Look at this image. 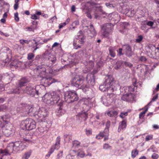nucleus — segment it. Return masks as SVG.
<instances>
[{"label":"nucleus","mask_w":159,"mask_h":159,"mask_svg":"<svg viewBox=\"0 0 159 159\" xmlns=\"http://www.w3.org/2000/svg\"><path fill=\"white\" fill-rule=\"evenodd\" d=\"M27 146V144L23 142L18 141L11 143L4 149H0V159H8V156L13 152H16L23 150Z\"/></svg>","instance_id":"f257e3e1"},{"label":"nucleus","mask_w":159,"mask_h":159,"mask_svg":"<svg viewBox=\"0 0 159 159\" xmlns=\"http://www.w3.org/2000/svg\"><path fill=\"white\" fill-rule=\"evenodd\" d=\"M86 80L88 84H81L83 83L84 78L82 76L76 75L71 80V83L73 86L76 88L81 89L83 91L86 92L90 85L93 86L94 84L95 80L94 76L93 74H89L86 77Z\"/></svg>","instance_id":"f03ea898"},{"label":"nucleus","mask_w":159,"mask_h":159,"mask_svg":"<svg viewBox=\"0 0 159 159\" xmlns=\"http://www.w3.org/2000/svg\"><path fill=\"white\" fill-rule=\"evenodd\" d=\"M60 98L61 95L59 92H53L50 94L46 93L42 98V100L44 103L49 105H53L60 102V107L58 112L61 114L62 110L61 107V100Z\"/></svg>","instance_id":"7ed1b4c3"},{"label":"nucleus","mask_w":159,"mask_h":159,"mask_svg":"<svg viewBox=\"0 0 159 159\" xmlns=\"http://www.w3.org/2000/svg\"><path fill=\"white\" fill-rule=\"evenodd\" d=\"M118 86V84L116 83L112 77L111 75H108L106 77L104 83L103 84L99 86V89L102 91H107L109 94L116 90Z\"/></svg>","instance_id":"20e7f679"},{"label":"nucleus","mask_w":159,"mask_h":159,"mask_svg":"<svg viewBox=\"0 0 159 159\" xmlns=\"http://www.w3.org/2000/svg\"><path fill=\"white\" fill-rule=\"evenodd\" d=\"M21 126L26 130L24 131L25 135H23V139L27 142L30 140L31 136L30 135L28 130H31L35 129L36 127V122L34 120L31 119H27L22 121L21 124Z\"/></svg>","instance_id":"39448f33"},{"label":"nucleus","mask_w":159,"mask_h":159,"mask_svg":"<svg viewBox=\"0 0 159 159\" xmlns=\"http://www.w3.org/2000/svg\"><path fill=\"white\" fill-rule=\"evenodd\" d=\"M44 57L47 60L46 64H42L39 66V69H42V71L45 73L49 72L48 69L50 68L56 61V59L54 55L46 52L44 53Z\"/></svg>","instance_id":"423d86ee"},{"label":"nucleus","mask_w":159,"mask_h":159,"mask_svg":"<svg viewBox=\"0 0 159 159\" xmlns=\"http://www.w3.org/2000/svg\"><path fill=\"white\" fill-rule=\"evenodd\" d=\"M64 99L68 103L77 101L78 97L76 93L74 91H67L64 94Z\"/></svg>","instance_id":"0eeeda50"},{"label":"nucleus","mask_w":159,"mask_h":159,"mask_svg":"<svg viewBox=\"0 0 159 159\" xmlns=\"http://www.w3.org/2000/svg\"><path fill=\"white\" fill-rule=\"evenodd\" d=\"M33 115L36 118L43 121L47 115V111L44 108L41 107L35 111Z\"/></svg>","instance_id":"6e6552de"},{"label":"nucleus","mask_w":159,"mask_h":159,"mask_svg":"<svg viewBox=\"0 0 159 159\" xmlns=\"http://www.w3.org/2000/svg\"><path fill=\"white\" fill-rule=\"evenodd\" d=\"M81 32V31H80L78 33V35L75 37L76 39L74 41L73 45L74 48L75 49L80 48L82 46V44L84 42L85 37L83 34L80 33Z\"/></svg>","instance_id":"1a4fd4ad"},{"label":"nucleus","mask_w":159,"mask_h":159,"mask_svg":"<svg viewBox=\"0 0 159 159\" xmlns=\"http://www.w3.org/2000/svg\"><path fill=\"white\" fill-rule=\"evenodd\" d=\"M113 25L111 23L105 24L102 26L100 33L103 37H107L111 30Z\"/></svg>","instance_id":"9d476101"},{"label":"nucleus","mask_w":159,"mask_h":159,"mask_svg":"<svg viewBox=\"0 0 159 159\" xmlns=\"http://www.w3.org/2000/svg\"><path fill=\"white\" fill-rule=\"evenodd\" d=\"M115 95L111 93L110 94L107 93V96H103L101 98V101L106 106H108L111 103L112 99L115 97Z\"/></svg>","instance_id":"9b49d317"},{"label":"nucleus","mask_w":159,"mask_h":159,"mask_svg":"<svg viewBox=\"0 0 159 159\" xmlns=\"http://www.w3.org/2000/svg\"><path fill=\"white\" fill-rule=\"evenodd\" d=\"M2 132L7 136H9L13 132V126L10 123H7L2 126Z\"/></svg>","instance_id":"f8f14e48"},{"label":"nucleus","mask_w":159,"mask_h":159,"mask_svg":"<svg viewBox=\"0 0 159 159\" xmlns=\"http://www.w3.org/2000/svg\"><path fill=\"white\" fill-rule=\"evenodd\" d=\"M158 48H156L154 45L150 44L146 48L147 53L150 57H154L157 54L156 51H158Z\"/></svg>","instance_id":"ddd939ff"},{"label":"nucleus","mask_w":159,"mask_h":159,"mask_svg":"<svg viewBox=\"0 0 159 159\" xmlns=\"http://www.w3.org/2000/svg\"><path fill=\"white\" fill-rule=\"evenodd\" d=\"M24 92L32 96H34L36 94L38 95L39 93L38 91L35 90L34 88V86L30 84H28Z\"/></svg>","instance_id":"4468645a"},{"label":"nucleus","mask_w":159,"mask_h":159,"mask_svg":"<svg viewBox=\"0 0 159 159\" xmlns=\"http://www.w3.org/2000/svg\"><path fill=\"white\" fill-rule=\"evenodd\" d=\"M61 141V138L60 136H58L56 140V143L55 145L53 146L50 148L49 154V156H50L51 154L52 153L55 149L58 150L60 148V142Z\"/></svg>","instance_id":"2eb2a0df"},{"label":"nucleus","mask_w":159,"mask_h":159,"mask_svg":"<svg viewBox=\"0 0 159 159\" xmlns=\"http://www.w3.org/2000/svg\"><path fill=\"white\" fill-rule=\"evenodd\" d=\"M134 98V95L131 93L123 95L121 97V99L125 101H133Z\"/></svg>","instance_id":"dca6fc26"},{"label":"nucleus","mask_w":159,"mask_h":159,"mask_svg":"<svg viewBox=\"0 0 159 159\" xmlns=\"http://www.w3.org/2000/svg\"><path fill=\"white\" fill-rule=\"evenodd\" d=\"M87 27L89 30L88 31L87 33L89 36L91 37H93L96 35V33L95 30L93 25H91L90 26H87Z\"/></svg>","instance_id":"f3484780"},{"label":"nucleus","mask_w":159,"mask_h":159,"mask_svg":"<svg viewBox=\"0 0 159 159\" xmlns=\"http://www.w3.org/2000/svg\"><path fill=\"white\" fill-rule=\"evenodd\" d=\"M10 116L7 115H6L2 116L1 119L0 120V126H2L4 124L5 125L8 123Z\"/></svg>","instance_id":"a211bd4d"},{"label":"nucleus","mask_w":159,"mask_h":159,"mask_svg":"<svg viewBox=\"0 0 159 159\" xmlns=\"http://www.w3.org/2000/svg\"><path fill=\"white\" fill-rule=\"evenodd\" d=\"M41 82L44 83L48 85H50L55 82L54 79L52 78L43 77L41 80Z\"/></svg>","instance_id":"6ab92c4d"},{"label":"nucleus","mask_w":159,"mask_h":159,"mask_svg":"<svg viewBox=\"0 0 159 159\" xmlns=\"http://www.w3.org/2000/svg\"><path fill=\"white\" fill-rule=\"evenodd\" d=\"M109 129L105 128L103 132H101L98 135L96 136V138L100 139L102 138L104 136L108 135Z\"/></svg>","instance_id":"aec40b11"},{"label":"nucleus","mask_w":159,"mask_h":159,"mask_svg":"<svg viewBox=\"0 0 159 159\" xmlns=\"http://www.w3.org/2000/svg\"><path fill=\"white\" fill-rule=\"evenodd\" d=\"M93 14L94 15L95 18L98 19L101 12V9L99 7H95L93 8Z\"/></svg>","instance_id":"412c9836"},{"label":"nucleus","mask_w":159,"mask_h":159,"mask_svg":"<svg viewBox=\"0 0 159 159\" xmlns=\"http://www.w3.org/2000/svg\"><path fill=\"white\" fill-rule=\"evenodd\" d=\"M124 50L126 52V54L128 57L132 56L131 50L130 46L128 45H126L123 47Z\"/></svg>","instance_id":"4be33fe9"},{"label":"nucleus","mask_w":159,"mask_h":159,"mask_svg":"<svg viewBox=\"0 0 159 159\" xmlns=\"http://www.w3.org/2000/svg\"><path fill=\"white\" fill-rule=\"evenodd\" d=\"M29 82L28 79L24 77L18 81L19 87H21L25 85L26 84Z\"/></svg>","instance_id":"5701e85b"},{"label":"nucleus","mask_w":159,"mask_h":159,"mask_svg":"<svg viewBox=\"0 0 159 159\" xmlns=\"http://www.w3.org/2000/svg\"><path fill=\"white\" fill-rule=\"evenodd\" d=\"M32 24L34 25V26H33L32 25L30 27H27L25 28L24 30L26 31H34V30L36 29L37 28V22H35V21H33L32 23Z\"/></svg>","instance_id":"b1692460"},{"label":"nucleus","mask_w":159,"mask_h":159,"mask_svg":"<svg viewBox=\"0 0 159 159\" xmlns=\"http://www.w3.org/2000/svg\"><path fill=\"white\" fill-rule=\"evenodd\" d=\"M126 127V121L124 120L122 121L120 124L118 130L119 132H120L122 130L125 129Z\"/></svg>","instance_id":"393cba45"},{"label":"nucleus","mask_w":159,"mask_h":159,"mask_svg":"<svg viewBox=\"0 0 159 159\" xmlns=\"http://www.w3.org/2000/svg\"><path fill=\"white\" fill-rule=\"evenodd\" d=\"M118 114V113L116 111H110L107 113L108 116L115 118L117 117Z\"/></svg>","instance_id":"a878e982"},{"label":"nucleus","mask_w":159,"mask_h":159,"mask_svg":"<svg viewBox=\"0 0 159 159\" xmlns=\"http://www.w3.org/2000/svg\"><path fill=\"white\" fill-rule=\"evenodd\" d=\"M121 65H123V61L121 60L118 61L116 62L114 68L116 70H117L120 68Z\"/></svg>","instance_id":"bb28decb"},{"label":"nucleus","mask_w":159,"mask_h":159,"mask_svg":"<svg viewBox=\"0 0 159 159\" xmlns=\"http://www.w3.org/2000/svg\"><path fill=\"white\" fill-rule=\"evenodd\" d=\"M77 116L79 117L82 118H85L86 119L88 117V114L86 112L82 111L81 112L79 113Z\"/></svg>","instance_id":"cd10ccee"},{"label":"nucleus","mask_w":159,"mask_h":159,"mask_svg":"<svg viewBox=\"0 0 159 159\" xmlns=\"http://www.w3.org/2000/svg\"><path fill=\"white\" fill-rule=\"evenodd\" d=\"M19 63V62L17 60H14L10 63L11 67L16 68L18 67V64Z\"/></svg>","instance_id":"c85d7f7f"},{"label":"nucleus","mask_w":159,"mask_h":159,"mask_svg":"<svg viewBox=\"0 0 159 159\" xmlns=\"http://www.w3.org/2000/svg\"><path fill=\"white\" fill-rule=\"evenodd\" d=\"M31 155V152L28 151L25 152L23 155L22 159H28Z\"/></svg>","instance_id":"c756f323"},{"label":"nucleus","mask_w":159,"mask_h":159,"mask_svg":"<svg viewBox=\"0 0 159 159\" xmlns=\"http://www.w3.org/2000/svg\"><path fill=\"white\" fill-rule=\"evenodd\" d=\"M138 153L139 152L136 149L132 150L131 152V157L134 158L138 154Z\"/></svg>","instance_id":"7c9ffc66"},{"label":"nucleus","mask_w":159,"mask_h":159,"mask_svg":"<svg viewBox=\"0 0 159 159\" xmlns=\"http://www.w3.org/2000/svg\"><path fill=\"white\" fill-rule=\"evenodd\" d=\"M77 156L83 158L85 156V154L83 150H79L77 152Z\"/></svg>","instance_id":"2f4dec72"},{"label":"nucleus","mask_w":159,"mask_h":159,"mask_svg":"<svg viewBox=\"0 0 159 159\" xmlns=\"http://www.w3.org/2000/svg\"><path fill=\"white\" fill-rule=\"evenodd\" d=\"M86 65L85 64V65H87L86 67H89V70L91 68H92L94 66V63L92 61H89L88 62H86Z\"/></svg>","instance_id":"473e14b6"},{"label":"nucleus","mask_w":159,"mask_h":159,"mask_svg":"<svg viewBox=\"0 0 159 159\" xmlns=\"http://www.w3.org/2000/svg\"><path fill=\"white\" fill-rule=\"evenodd\" d=\"M21 92V89L19 88H17L15 89H13L12 91L10 92V93L19 94Z\"/></svg>","instance_id":"72a5a7b5"},{"label":"nucleus","mask_w":159,"mask_h":159,"mask_svg":"<svg viewBox=\"0 0 159 159\" xmlns=\"http://www.w3.org/2000/svg\"><path fill=\"white\" fill-rule=\"evenodd\" d=\"M80 143L77 141H74L73 142V146L72 147L73 148H75L78 147L80 145Z\"/></svg>","instance_id":"f704fd0d"},{"label":"nucleus","mask_w":159,"mask_h":159,"mask_svg":"<svg viewBox=\"0 0 159 159\" xmlns=\"http://www.w3.org/2000/svg\"><path fill=\"white\" fill-rule=\"evenodd\" d=\"M123 66L124 65L125 66H128L129 67H131L132 66V65L131 63L129 62L123 61Z\"/></svg>","instance_id":"c9c22d12"},{"label":"nucleus","mask_w":159,"mask_h":159,"mask_svg":"<svg viewBox=\"0 0 159 159\" xmlns=\"http://www.w3.org/2000/svg\"><path fill=\"white\" fill-rule=\"evenodd\" d=\"M39 43V41L38 40L37 41H36L35 43V44L36 48H34V49L33 51V52H35V51L36 50V49L39 48L40 47V46L41 45Z\"/></svg>","instance_id":"e433bc0d"},{"label":"nucleus","mask_w":159,"mask_h":159,"mask_svg":"<svg viewBox=\"0 0 159 159\" xmlns=\"http://www.w3.org/2000/svg\"><path fill=\"white\" fill-rule=\"evenodd\" d=\"M147 110L148 109L147 108L144 111L141 112L139 114V117L140 118H142L143 117L146 112L147 111Z\"/></svg>","instance_id":"4c0bfd02"},{"label":"nucleus","mask_w":159,"mask_h":159,"mask_svg":"<svg viewBox=\"0 0 159 159\" xmlns=\"http://www.w3.org/2000/svg\"><path fill=\"white\" fill-rule=\"evenodd\" d=\"M128 115V112H122L120 113V117L124 118L125 116H127Z\"/></svg>","instance_id":"58836bf2"},{"label":"nucleus","mask_w":159,"mask_h":159,"mask_svg":"<svg viewBox=\"0 0 159 159\" xmlns=\"http://www.w3.org/2000/svg\"><path fill=\"white\" fill-rule=\"evenodd\" d=\"M143 39V36L141 35L139 36L136 39V41L137 43H140L142 40Z\"/></svg>","instance_id":"ea45409f"},{"label":"nucleus","mask_w":159,"mask_h":159,"mask_svg":"<svg viewBox=\"0 0 159 159\" xmlns=\"http://www.w3.org/2000/svg\"><path fill=\"white\" fill-rule=\"evenodd\" d=\"M153 138V135H147L146 137L145 140L147 141L152 140Z\"/></svg>","instance_id":"a19ab883"},{"label":"nucleus","mask_w":159,"mask_h":159,"mask_svg":"<svg viewBox=\"0 0 159 159\" xmlns=\"http://www.w3.org/2000/svg\"><path fill=\"white\" fill-rule=\"evenodd\" d=\"M103 148L105 149H111V147L107 143H105L103 145Z\"/></svg>","instance_id":"79ce46f5"},{"label":"nucleus","mask_w":159,"mask_h":159,"mask_svg":"<svg viewBox=\"0 0 159 159\" xmlns=\"http://www.w3.org/2000/svg\"><path fill=\"white\" fill-rule=\"evenodd\" d=\"M7 108V107L5 105H2L0 106V111H4Z\"/></svg>","instance_id":"37998d69"},{"label":"nucleus","mask_w":159,"mask_h":159,"mask_svg":"<svg viewBox=\"0 0 159 159\" xmlns=\"http://www.w3.org/2000/svg\"><path fill=\"white\" fill-rule=\"evenodd\" d=\"M34 55L33 53H29L28 55L27 59L29 60L32 59L34 57Z\"/></svg>","instance_id":"c03bdc74"},{"label":"nucleus","mask_w":159,"mask_h":159,"mask_svg":"<svg viewBox=\"0 0 159 159\" xmlns=\"http://www.w3.org/2000/svg\"><path fill=\"white\" fill-rule=\"evenodd\" d=\"M63 155V151H59L57 155V159H60L62 157Z\"/></svg>","instance_id":"a18cd8bd"},{"label":"nucleus","mask_w":159,"mask_h":159,"mask_svg":"<svg viewBox=\"0 0 159 159\" xmlns=\"http://www.w3.org/2000/svg\"><path fill=\"white\" fill-rule=\"evenodd\" d=\"M93 15V11L92 9V10L90 11V12L89 11V12H87V16L90 19H91L92 18L91 15Z\"/></svg>","instance_id":"49530a36"},{"label":"nucleus","mask_w":159,"mask_h":159,"mask_svg":"<svg viewBox=\"0 0 159 159\" xmlns=\"http://www.w3.org/2000/svg\"><path fill=\"white\" fill-rule=\"evenodd\" d=\"M158 157V155L155 153H153L152 156V158L153 159H157Z\"/></svg>","instance_id":"de8ad7c7"},{"label":"nucleus","mask_w":159,"mask_h":159,"mask_svg":"<svg viewBox=\"0 0 159 159\" xmlns=\"http://www.w3.org/2000/svg\"><path fill=\"white\" fill-rule=\"evenodd\" d=\"M15 20L18 22L19 21V18L18 17V13H16L14 14Z\"/></svg>","instance_id":"09e8293b"},{"label":"nucleus","mask_w":159,"mask_h":159,"mask_svg":"<svg viewBox=\"0 0 159 159\" xmlns=\"http://www.w3.org/2000/svg\"><path fill=\"white\" fill-rule=\"evenodd\" d=\"M70 137V135L68 134H65L64 136V138L66 141H70L69 138Z\"/></svg>","instance_id":"8fccbe9b"},{"label":"nucleus","mask_w":159,"mask_h":159,"mask_svg":"<svg viewBox=\"0 0 159 159\" xmlns=\"http://www.w3.org/2000/svg\"><path fill=\"white\" fill-rule=\"evenodd\" d=\"M158 98V94L154 96L153 97L151 102L149 103V104L151 102L155 101Z\"/></svg>","instance_id":"3c124183"},{"label":"nucleus","mask_w":159,"mask_h":159,"mask_svg":"<svg viewBox=\"0 0 159 159\" xmlns=\"http://www.w3.org/2000/svg\"><path fill=\"white\" fill-rule=\"evenodd\" d=\"M154 22L151 21H148L147 23V25L149 26L152 27L154 24Z\"/></svg>","instance_id":"603ef678"},{"label":"nucleus","mask_w":159,"mask_h":159,"mask_svg":"<svg viewBox=\"0 0 159 159\" xmlns=\"http://www.w3.org/2000/svg\"><path fill=\"white\" fill-rule=\"evenodd\" d=\"M86 133L88 135H90L92 134L91 130L90 129H86Z\"/></svg>","instance_id":"864d4df0"},{"label":"nucleus","mask_w":159,"mask_h":159,"mask_svg":"<svg viewBox=\"0 0 159 159\" xmlns=\"http://www.w3.org/2000/svg\"><path fill=\"white\" fill-rule=\"evenodd\" d=\"M110 53L111 56L114 57L115 56V53L111 49H109Z\"/></svg>","instance_id":"5fc2aeb1"},{"label":"nucleus","mask_w":159,"mask_h":159,"mask_svg":"<svg viewBox=\"0 0 159 159\" xmlns=\"http://www.w3.org/2000/svg\"><path fill=\"white\" fill-rule=\"evenodd\" d=\"M110 123H111V122H110V121H109V120L107 121L106 123V128L109 129L110 126Z\"/></svg>","instance_id":"6e6d98bb"},{"label":"nucleus","mask_w":159,"mask_h":159,"mask_svg":"<svg viewBox=\"0 0 159 159\" xmlns=\"http://www.w3.org/2000/svg\"><path fill=\"white\" fill-rule=\"evenodd\" d=\"M31 18L34 20H37L38 19V18L37 17L36 14L32 15Z\"/></svg>","instance_id":"4d7b16f0"},{"label":"nucleus","mask_w":159,"mask_h":159,"mask_svg":"<svg viewBox=\"0 0 159 159\" xmlns=\"http://www.w3.org/2000/svg\"><path fill=\"white\" fill-rule=\"evenodd\" d=\"M66 22H64L60 24L59 25V28L60 29L62 28L63 27L65 26L66 25Z\"/></svg>","instance_id":"13d9d810"},{"label":"nucleus","mask_w":159,"mask_h":159,"mask_svg":"<svg viewBox=\"0 0 159 159\" xmlns=\"http://www.w3.org/2000/svg\"><path fill=\"white\" fill-rule=\"evenodd\" d=\"M122 48H119V50L117 51V52H118V54L119 55H121L123 54V53L122 52Z\"/></svg>","instance_id":"bf43d9fd"},{"label":"nucleus","mask_w":159,"mask_h":159,"mask_svg":"<svg viewBox=\"0 0 159 159\" xmlns=\"http://www.w3.org/2000/svg\"><path fill=\"white\" fill-rule=\"evenodd\" d=\"M131 86H129L126 88L127 89H128V90L129 92L133 91H134V89L132 88Z\"/></svg>","instance_id":"052dcab7"},{"label":"nucleus","mask_w":159,"mask_h":159,"mask_svg":"<svg viewBox=\"0 0 159 159\" xmlns=\"http://www.w3.org/2000/svg\"><path fill=\"white\" fill-rule=\"evenodd\" d=\"M153 127L155 129H159V126L155 124L153 125Z\"/></svg>","instance_id":"680f3d73"},{"label":"nucleus","mask_w":159,"mask_h":159,"mask_svg":"<svg viewBox=\"0 0 159 159\" xmlns=\"http://www.w3.org/2000/svg\"><path fill=\"white\" fill-rule=\"evenodd\" d=\"M57 19V17L56 16H53L50 19V20L52 22H53L54 20H56Z\"/></svg>","instance_id":"e2e57ef3"},{"label":"nucleus","mask_w":159,"mask_h":159,"mask_svg":"<svg viewBox=\"0 0 159 159\" xmlns=\"http://www.w3.org/2000/svg\"><path fill=\"white\" fill-rule=\"evenodd\" d=\"M18 3H15V4H14V9L15 10H16L17 9V8H18Z\"/></svg>","instance_id":"0e129e2a"},{"label":"nucleus","mask_w":159,"mask_h":159,"mask_svg":"<svg viewBox=\"0 0 159 159\" xmlns=\"http://www.w3.org/2000/svg\"><path fill=\"white\" fill-rule=\"evenodd\" d=\"M140 60L143 61H145L146 60V59L144 57H141L140 58Z\"/></svg>","instance_id":"69168bd1"},{"label":"nucleus","mask_w":159,"mask_h":159,"mask_svg":"<svg viewBox=\"0 0 159 159\" xmlns=\"http://www.w3.org/2000/svg\"><path fill=\"white\" fill-rule=\"evenodd\" d=\"M58 45V43L57 42H55L52 45V48H53L57 46Z\"/></svg>","instance_id":"338daca9"},{"label":"nucleus","mask_w":159,"mask_h":159,"mask_svg":"<svg viewBox=\"0 0 159 159\" xmlns=\"http://www.w3.org/2000/svg\"><path fill=\"white\" fill-rule=\"evenodd\" d=\"M4 101V99L3 98L0 97V104L3 103Z\"/></svg>","instance_id":"774afa93"}]
</instances>
